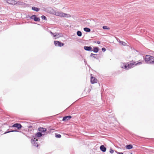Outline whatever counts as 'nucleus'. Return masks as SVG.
<instances>
[{"instance_id": "1", "label": "nucleus", "mask_w": 154, "mask_h": 154, "mask_svg": "<svg viewBox=\"0 0 154 154\" xmlns=\"http://www.w3.org/2000/svg\"><path fill=\"white\" fill-rule=\"evenodd\" d=\"M144 59L146 63L149 64H154V57L146 55Z\"/></svg>"}, {"instance_id": "2", "label": "nucleus", "mask_w": 154, "mask_h": 154, "mask_svg": "<svg viewBox=\"0 0 154 154\" xmlns=\"http://www.w3.org/2000/svg\"><path fill=\"white\" fill-rule=\"evenodd\" d=\"M142 63V62L141 61L137 63L136 62L132 61L131 62L128 64V69L134 67L135 66L139 65L141 64Z\"/></svg>"}, {"instance_id": "3", "label": "nucleus", "mask_w": 154, "mask_h": 154, "mask_svg": "<svg viewBox=\"0 0 154 154\" xmlns=\"http://www.w3.org/2000/svg\"><path fill=\"white\" fill-rule=\"evenodd\" d=\"M38 140L36 138H34V139H32L31 140V143L34 146L38 147V143L37 142Z\"/></svg>"}, {"instance_id": "4", "label": "nucleus", "mask_w": 154, "mask_h": 154, "mask_svg": "<svg viewBox=\"0 0 154 154\" xmlns=\"http://www.w3.org/2000/svg\"><path fill=\"white\" fill-rule=\"evenodd\" d=\"M10 127L16 128L18 130H20L21 129L22 126L20 124L15 123Z\"/></svg>"}, {"instance_id": "5", "label": "nucleus", "mask_w": 154, "mask_h": 154, "mask_svg": "<svg viewBox=\"0 0 154 154\" xmlns=\"http://www.w3.org/2000/svg\"><path fill=\"white\" fill-rule=\"evenodd\" d=\"M54 43L55 45L57 46L62 47L64 45V43H62L59 41H54Z\"/></svg>"}, {"instance_id": "6", "label": "nucleus", "mask_w": 154, "mask_h": 154, "mask_svg": "<svg viewBox=\"0 0 154 154\" xmlns=\"http://www.w3.org/2000/svg\"><path fill=\"white\" fill-rule=\"evenodd\" d=\"M31 19L34 20L35 21H39L40 19L39 17H37L35 15H32L30 17Z\"/></svg>"}, {"instance_id": "7", "label": "nucleus", "mask_w": 154, "mask_h": 154, "mask_svg": "<svg viewBox=\"0 0 154 154\" xmlns=\"http://www.w3.org/2000/svg\"><path fill=\"white\" fill-rule=\"evenodd\" d=\"M120 67L126 70H128V65L126 63H121V64Z\"/></svg>"}, {"instance_id": "8", "label": "nucleus", "mask_w": 154, "mask_h": 154, "mask_svg": "<svg viewBox=\"0 0 154 154\" xmlns=\"http://www.w3.org/2000/svg\"><path fill=\"white\" fill-rule=\"evenodd\" d=\"M7 2L10 4L12 5H15L17 3L16 1L13 0H7Z\"/></svg>"}, {"instance_id": "9", "label": "nucleus", "mask_w": 154, "mask_h": 154, "mask_svg": "<svg viewBox=\"0 0 154 154\" xmlns=\"http://www.w3.org/2000/svg\"><path fill=\"white\" fill-rule=\"evenodd\" d=\"M84 49L87 51H92V48L91 46H85L84 47Z\"/></svg>"}, {"instance_id": "10", "label": "nucleus", "mask_w": 154, "mask_h": 154, "mask_svg": "<svg viewBox=\"0 0 154 154\" xmlns=\"http://www.w3.org/2000/svg\"><path fill=\"white\" fill-rule=\"evenodd\" d=\"M72 118V116H66L63 118L62 120L63 121H67Z\"/></svg>"}, {"instance_id": "11", "label": "nucleus", "mask_w": 154, "mask_h": 154, "mask_svg": "<svg viewBox=\"0 0 154 154\" xmlns=\"http://www.w3.org/2000/svg\"><path fill=\"white\" fill-rule=\"evenodd\" d=\"M97 79L95 77H91V83L94 84L97 82Z\"/></svg>"}, {"instance_id": "12", "label": "nucleus", "mask_w": 154, "mask_h": 154, "mask_svg": "<svg viewBox=\"0 0 154 154\" xmlns=\"http://www.w3.org/2000/svg\"><path fill=\"white\" fill-rule=\"evenodd\" d=\"M68 14L61 12H60L59 14V16L61 17H68Z\"/></svg>"}, {"instance_id": "13", "label": "nucleus", "mask_w": 154, "mask_h": 154, "mask_svg": "<svg viewBox=\"0 0 154 154\" xmlns=\"http://www.w3.org/2000/svg\"><path fill=\"white\" fill-rule=\"evenodd\" d=\"M100 149L103 152H105L106 151V149L104 145H101L100 147Z\"/></svg>"}, {"instance_id": "14", "label": "nucleus", "mask_w": 154, "mask_h": 154, "mask_svg": "<svg viewBox=\"0 0 154 154\" xmlns=\"http://www.w3.org/2000/svg\"><path fill=\"white\" fill-rule=\"evenodd\" d=\"M40 132H45L46 131V129L43 128H40L38 129Z\"/></svg>"}, {"instance_id": "15", "label": "nucleus", "mask_w": 154, "mask_h": 154, "mask_svg": "<svg viewBox=\"0 0 154 154\" xmlns=\"http://www.w3.org/2000/svg\"><path fill=\"white\" fill-rule=\"evenodd\" d=\"M32 9L33 10L35 11L36 12L39 11L40 10L39 8L34 6L32 7Z\"/></svg>"}, {"instance_id": "16", "label": "nucleus", "mask_w": 154, "mask_h": 154, "mask_svg": "<svg viewBox=\"0 0 154 154\" xmlns=\"http://www.w3.org/2000/svg\"><path fill=\"white\" fill-rule=\"evenodd\" d=\"M99 50V48L98 47H96L94 48V49L92 50V51L94 53H97L98 51Z\"/></svg>"}, {"instance_id": "17", "label": "nucleus", "mask_w": 154, "mask_h": 154, "mask_svg": "<svg viewBox=\"0 0 154 154\" xmlns=\"http://www.w3.org/2000/svg\"><path fill=\"white\" fill-rule=\"evenodd\" d=\"M126 147L127 149H130L133 148V146L131 144L128 145L126 146Z\"/></svg>"}, {"instance_id": "18", "label": "nucleus", "mask_w": 154, "mask_h": 154, "mask_svg": "<svg viewBox=\"0 0 154 154\" xmlns=\"http://www.w3.org/2000/svg\"><path fill=\"white\" fill-rule=\"evenodd\" d=\"M84 30L86 32H89L91 31V29L90 28L87 27H85L84 28Z\"/></svg>"}, {"instance_id": "19", "label": "nucleus", "mask_w": 154, "mask_h": 154, "mask_svg": "<svg viewBox=\"0 0 154 154\" xmlns=\"http://www.w3.org/2000/svg\"><path fill=\"white\" fill-rule=\"evenodd\" d=\"M42 136V134L40 132H37L36 134V136L38 137H39Z\"/></svg>"}, {"instance_id": "20", "label": "nucleus", "mask_w": 154, "mask_h": 154, "mask_svg": "<svg viewBox=\"0 0 154 154\" xmlns=\"http://www.w3.org/2000/svg\"><path fill=\"white\" fill-rule=\"evenodd\" d=\"M77 35L79 37H80L82 35V33L80 31H78L77 32Z\"/></svg>"}, {"instance_id": "21", "label": "nucleus", "mask_w": 154, "mask_h": 154, "mask_svg": "<svg viewBox=\"0 0 154 154\" xmlns=\"http://www.w3.org/2000/svg\"><path fill=\"white\" fill-rule=\"evenodd\" d=\"M19 132V131H17V130H12V131H7L6 132H5V134H6V133H10V132Z\"/></svg>"}, {"instance_id": "22", "label": "nucleus", "mask_w": 154, "mask_h": 154, "mask_svg": "<svg viewBox=\"0 0 154 154\" xmlns=\"http://www.w3.org/2000/svg\"><path fill=\"white\" fill-rule=\"evenodd\" d=\"M119 42L123 45L125 46L126 45V43L123 41H119Z\"/></svg>"}, {"instance_id": "23", "label": "nucleus", "mask_w": 154, "mask_h": 154, "mask_svg": "<svg viewBox=\"0 0 154 154\" xmlns=\"http://www.w3.org/2000/svg\"><path fill=\"white\" fill-rule=\"evenodd\" d=\"M41 18L43 20H47V19L46 17L44 16V15H42L41 16Z\"/></svg>"}, {"instance_id": "24", "label": "nucleus", "mask_w": 154, "mask_h": 154, "mask_svg": "<svg viewBox=\"0 0 154 154\" xmlns=\"http://www.w3.org/2000/svg\"><path fill=\"white\" fill-rule=\"evenodd\" d=\"M55 137L57 138H60L61 137V135L60 134H56Z\"/></svg>"}, {"instance_id": "25", "label": "nucleus", "mask_w": 154, "mask_h": 154, "mask_svg": "<svg viewBox=\"0 0 154 154\" xmlns=\"http://www.w3.org/2000/svg\"><path fill=\"white\" fill-rule=\"evenodd\" d=\"M60 35V33L58 32H57L54 35V37H56L59 36Z\"/></svg>"}, {"instance_id": "26", "label": "nucleus", "mask_w": 154, "mask_h": 154, "mask_svg": "<svg viewBox=\"0 0 154 154\" xmlns=\"http://www.w3.org/2000/svg\"><path fill=\"white\" fill-rule=\"evenodd\" d=\"M103 29H109V28H108L106 26H104L103 27Z\"/></svg>"}, {"instance_id": "27", "label": "nucleus", "mask_w": 154, "mask_h": 154, "mask_svg": "<svg viewBox=\"0 0 154 154\" xmlns=\"http://www.w3.org/2000/svg\"><path fill=\"white\" fill-rule=\"evenodd\" d=\"M109 152L112 154L114 152V150L112 149H110V150H109Z\"/></svg>"}, {"instance_id": "28", "label": "nucleus", "mask_w": 154, "mask_h": 154, "mask_svg": "<svg viewBox=\"0 0 154 154\" xmlns=\"http://www.w3.org/2000/svg\"><path fill=\"white\" fill-rule=\"evenodd\" d=\"M60 12H55V14L56 15V16H59V14H60Z\"/></svg>"}, {"instance_id": "29", "label": "nucleus", "mask_w": 154, "mask_h": 154, "mask_svg": "<svg viewBox=\"0 0 154 154\" xmlns=\"http://www.w3.org/2000/svg\"><path fill=\"white\" fill-rule=\"evenodd\" d=\"M102 50L103 52H104L106 51V49L105 48H102Z\"/></svg>"}, {"instance_id": "30", "label": "nucleus", "mask_w": 154, "mask_h": 154, "mask_svg": "<svg viewBox=\"0 0 154 154\" xmlns=\"http://www.w3.org/2000/svg\"><path fill=\"white\" fill-rule=\"evenodd\" d=\"M97 55V54H93L92 53H91V55H90V56L91 57H92V56L93 55H94V56H95V55Z\"/></svg>"}, {"instance_id": "31", "label": "nucleus", "mask_w": 154, "mask_h": 154, "mask_svg": "<svg viewBox=\"0 0 154 154\" xmlns=\"http://www.w3.org/2000/svg\"><path fill=\"white\" fill-rule=\"evenodd\" d=\"M50 33L51 34V35H54V34H55V33H54L52 32H51V31H50Z\"/></svg>"}, {"instance_id": "32", "label": "nucleus", "mask_w": 154, "mask_h": 154, "mask_svg": "<svg viewBox=\"0 0 154 154\" xmlns=\"http://www.w3.org/2000/svg\"><path fill=\"white\" fill-rule=\"evenodd\" d=\"M84 61L85 64H87V62H86V61L85 60H84Z\"/></svg>"}, {"instance_id": "33", "label": "nucleus", "mask_w": 154, "mask_h": 154, "mask_svg": "<svg viewBox=\"0 0 154 154\" xmlns=\"http://www.w3.org/2000/svg\"><path fill=\"white\" fill-rule=\"evenodd\" d=\"M97 43L98 44H100V41H98L97 42Z\"/></svg>"}, {"instance_id": "34", "label": "nucleus", "mask_w": 154, "mask_h": 154, "mask_svg": "<svg viewBox=\"0 0 154 154\" xmlns=\"http://www.w3.org/2000/svg\"><path fill=\"white\" fill-rule=\"evenodd\" d=\"M117 154H123V153L122 152H118Z\"/></svg>"}, {"instance_id": "35", "label": "nucleus", "mask_w": 154, "mask_h": 154, "mask_svg": "<svg viewBox=\"0 0 154 154\" xmlns=\"http://www.w3.org/2000/svg\"><path fill=\"white\" fill-rule=\"evenodd\" d=\"M111 112V110H109V112Z\"/></svg>"}, {"instance_id": "36", "label": "nucleus", "mask_w": 154, "mask_h": 154, "mask_svg": "<svg viewBox=\"0 0 154 154\" xmlns=\"http://www.w3.org/2000/svg\"><path fill=\"white\" fill-rule=\"evenodd\" d=\"M93 57L94 58H96V57L94 55L93 56Z\"/></svg>"}, {"instance_id": "37", "label": "nucleus", "mask_w": 154, "mask_h": 154, "mask_svg": "<svg viewBox=\"0 0 154 154\" xmlns=\"http://www.w3.org/2000/svg\"><path fill=\"white\" fill-rule=\"evenodd\" d=\"M61 35H59V36L58 37H57V38H59V37H61Z\"/></svg>"}]
</instances>
